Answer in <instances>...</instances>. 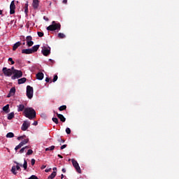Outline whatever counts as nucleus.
<instances>
[{
    "label": "nucleus",
    "instance_id": "27",
    "mask_svg": "<svg viewBox=\"0 0 179 179\" xmlns=\"http://www.w3.org/2000/svg\"><path fill=\"white\" fill-rule=\"evenodd\" d=\"M55 148V145H52L51 147L47 148L45 149V152H48V150L52 152V150H53Z\"/></svg>",
    "mask_w": 179,
    "mask_h": 179
},
{
    "label": "nucleus",
    "instance_id": "15",
    "mask_svg": "<svg viewBox=\"0 0 179 179\" xmlns=\"http://www.w3.org/2000/svg\"><path fill=\"white\" fill-rule=\"evenodd\" d=\"M56 115H57V117H58L62 122H66V117H64V115H61L60 113H57V112L56 113Z\"/></svg>",
    "mask_w": 179,
    "mask_h": 179
},
{
    "label": "nucleus",
    "instance_id": "51",
    "mask_svg": "<svg viewBox=\"0 0 179 179\" xmlns=\"http://www.w3.org/2000/svg\"><path fill=\"white\" fill-rule=\"evenodd\" d=\"M58 157H60V159H63V157L61 155H58Z\"/></svg>",
    "mask_w": 179,
    "mask_h": 179
},
{
    "label": "nucleus",
    "instance_id": "29",
    "mask_svg": "<svg viewBox=\"0 0 179 179\" xmlns=\"http://www.w3.org/2000/svg\"><path fill=\"white\" fill-rule=\"evenodd\" d=\"M59 110L60 111H63V110H66V105L61 106L59 108Z\"/></svg>",
    "mask_w": 179,
    "mask_h": 179
},
{
    "label": "nucleus",
    "instance_id": "54",
    "mask_svg": "<svg viewBox=\"0 0 179 179\" xmlns=\"http://www.w3.org/2000/svg\"><path fill=\"white\" fill-rule=\"evenodd\" d=\"M2 14H3V11L0 10V15H1Z\"/></svg>",
    "mask_w": 179,
    "mask_h": 179
},
{
    "label": "nucleus",
    "instance_id": "23",
    "mask_svg": "<svg viewBox=\"0 0 179 179\" xmlns=\"http://www.w3.org/2000/svg\"><path fill=\"white\" fill-rule=\"evenodd\" d=\"M20 167H23L24 171L27 170V161H26V159L24 160V164H20Z\"/></svg>",
    "mask_w": 179,
    "mask_h": 179
},
{
    "label": "nucleus",
    "instance_id": "25",
    "mask_svg": "<svg viewBox=\"0 0 179 179\" xmlns=\"http://www.w3.org/2000/svg\"><path fill=\"white\" fill-rule=\"evenodd\" d=\"M40 45H34L33 46L31 50H32V53L35 52H37V50H38Z\"/></svg>",
    "mask_w": 179,
    "mask_h": 179
},
{
    "label": "nucleus",
    "instance_id": "47",
    "mask_svg": "<svg viewBox=\"0 0 179 179\" xmlns=\"http://www.w3.org/2000/svg\"><path fill=\"white\" fill-rule=\"evenodd\" d=\"M67 2H68L67 0H64V1H63V3H64V4H67Z\"/></svg>",
    "mask_w": 179,
    "mask_h": 179
},
{
    "label": "nucleus",
    "instance_id": "40",
    "mask_svg": "<svg viewBox=\"0 0 179 179\" xmlns=\"http://www.w3.org/2000/svg\"><path fill=\"white\" fill-rule=\"evenodd\" d=\"M35 162H36L35 159H32L31 160V166H34V165L35 164Z\"/></svg>",
    "mask_w": 179,
    "mask_h": 179
},
{
    "label": "nucleus",
    "instance_id": "42",
    "mask_svg": "<svg viewBox=\"0 0 179 179\" xmlns=\"http://www.w3.org/2000/svg\"><path fill=\"white\" fill-rule=\"evenodd\" d=\"M67 147V145H63L62 147H61V150H63L64 148H66Z\"/></svg>",
    "mask_w": 179,
    "mask_h": 179
},
{
    "label": "nucleus",
    "instance_id": "36",
    "mask_svg": "<svg viewBox=\"0 0 179 179\" xmlns=\"http://www.w3.org/2000/svg\"><path fill=\"white\" fill-rule=\"evenodd\" d=\"M26 138V135L21 136H20V137H17V140H18V141H20V140H22V139H24V138Z\"/></svg>",
    "mask_w": 179,
    "mask_h": 179
},
{
    "label": "nucleus",
    "instance_id": "31",
    "mask_svg": "<svg viewBox=\"0 0 179 179\" xmlns=\"http://www.w3.org/2000/svg\"><path fill=\"white\" fill-rule=\"evenodd\" d=\"M58 37L59 38H64L66 37V36L64 35V34H61V32L59 34H58Z\"/></svg>",
    "mask_w": 179,
    "mask_h": 179
},
{
    "label": "nucleus",
    "instance_id": "41",
    "mask_svg": "<svg viewBox=\"0 0 179 179\" xmlns=\"http://www.w3.org/2000/svg\"><path fill=\"white\" fill-rule=\"evenodd\" d=\"M58 141L60 142V143H64V142H65V141L63 140L62 138H59V139L58 140Z\"/></svg>",
    "mask_w": 179,
    "mask_h": 179
},
{
    "label": "nucleus",
    "instance_id": "1",
    "mask_svg": "<svg viewBox=\"0 0 179 179\" xmlns=\"http://www.w3.org/2000/svg\"><path fill=\"white\" fill-rule=\"evenodd\" d=\"M23 115L25 117L33 120V119L36 117V110L32 107H27L24 110Z\"/></svg>",
    "mask_w": 179,
    "mask_h": 179
},
{
    "label": "nucleus",
    "instance_id": "52",
    "mask_svg": "<svg viewBox=\"0 0 179 179\" xmlns=\"http://www.w3.org/2000/svg\"><path fill=\"white\" fill-rule=\"evenodd\" d=\"M64 174H62V176H61V179H64Z\"/></svg>",
    "mask_w": 179,
    "mask_h": 179
},
{
    "label": "nucleus",
    "instance_id": "53",
    "mask_svg": "<svg viewBox=\"0 0 179 179\" xmlns=\"http://www.w3.org/2000/svg\"><path fill=\"white\" fill-rule=\"evenodd\" d=\"M57 167H54V168H53V171H57Z\"/></svg>",
    "mask_w": 179,
    "mask_h": 179
},
{
    "label": "nucleus",
    "instance_id": "35",
    "mask_svg": "<svg viewBox=\"0 0 179 179\" xmlns=\"http://www.w3.org/2000/svg\"><path fill=\"white\" fill-rule=\"evenodd\" d=\"M38 36L39 37H43L44 36V34L42 31H38Z\"/></svg>",
    "mask_w": 179,
    "mask_h": 179
},
{
    "label": "nucleus",
    "instance_id": "57",
    "mask_svg": "<svg viewBox=\"0 0 179 179\" xmlns=\"http://www.w3.org/2000/svg\"><path fill=\"white\" fill-rule=\"evenodd\" d=\"M49 61H50V62H54V61H53L52 59H50Z\"/></svg>",
    "mask_w": 179,
    "mask_h": 179
},
{
    "label": "nucleus",
    "instance_id": "38",
    "mask_svg": "<svg viewBox=\"0 0 179 179\" xmlns=\"http://www.w3.org/2000/svg\"><path fill=\"white\" fill-rule=\"evenodd\" d=\"M71 132L70 128H66V133H67V134H70Z\"/></svg>",
    "mask_w": 179,
    "mask_h": 179
},
{
    "label": "nucleus",
    "instance_id": "24",
    "mask_svg": "<svg viewBox=\"0 0 179 179\" xmlns=\"http://www.w3.org/2000/svg\"><path fill=\"white\" fill-rule=\"evenodd\" d=\"M9 108H10V106L9 104H6V106H4L3 108H2V110L3 111L6 112V113H9Z\"/></svg>",
    "mask_w": 179,
    "mask_h": 179
},
{
    "label": "nucleus",
    "instance_id": "9",
    "mask_svg": "<svg viewBox=\"0 0 179 179\" xmlns=\"http://www.w3.org/2000/svg\"><path fill=\"white\" fill-rule=\"evenodd\" d=\"M27 143H29V138H27L24 141H22V142H20L19 143V145H17L15 148V150H17L18 149L21 148L22 146H24V145H26Z\"/></svg>",
    "mask_w": 179,
    "mask_h": 179
},
{
    "label": "nucleus",
    "instance_id": "55",
    "mask_svg": "<svg viewBox=\"0 0 179 179\" xmlns=\"http://www.w3.org/2000/svg\"><path fill=\"white\" fill-rule=\"evenodd\" d=\"M24 148H25V149H27V148H30V146H25Z\"/></svg>",
    "mask_w": 179,
    "mask_h": 179
},
{
    "label": "nucleus",
    "instance_id": "19",
    "mask_svg": "<svg viewBox=\"0 0 179 179\" xmlns=\"http://www.w3.org/2000/svg\"><path fill=\"white\" fill-rule=\"evenodd\" d=\"M44 77V74L41 72H39L36 74V79H38V80H42V79H43Z\"/></svg>",
    "mask_w": 179,
    "mask_h": 179
},
{
    "label": "nucleus",
    "instance_id": "30",
    "mask_svg": "<svg viewBox=\"0 0 179 179\" xmlns=\"http://www.w3.org/2000/svg\"><path fill=\"white\" fill-rule=\"evenodd\" d=\"M31 155H33V150L29 149L27 152V156H30Z\"/></svg>",
    "mask_w": 179,
    "mask_h": 179
},
{
    "label": "nucleus",
    "instance_id": "17",
    "mask_svg": "<svg viewBox=\"0 0 179 179\" xmlns=\"http://www.w3.org/2000/svg\"><path fill=\"white\" fill-rule=\"evenodd\" d=\"M25 109H26V108L24 104H20L17 106V111L18 112H22V111L25 110Z\"/></svg>",
    "mask_w": 179,
    "mask_h": 179
},
{
    "label": "nucleus",
    "instance_id": "45",
    "mask_svg": "<svg viewBox=\"0 0 179 179\" xmlns=\"http://www.w3.org/2000/svg\"><path fill=\"white\" fill-rule=\"evenodd\" d=\"M45 82H46V83H49V82H50V78H49L48 77H47V78H45Z\"/></svg>",
    "mask_w": 179,
    "mask_h": 179
},
{
    "label": "nucleus",
    "instance_id": "20",
    "mask_svg": "<svg viewBox=\"0 0 179 179\" xmlns=\"http://www.w3.org/2000/svg\"><path fill=\"white\" fill-rule=\"evenodd\" d=\"M24 13L26 15L29 13V1H27L25 5H24Z\"/></svg>",
    "mask_w": 179,
    "mask_h": 179
},
{
    "label": "nucleus",
    "instance_id": "32",
    "mask_svg": "<svg viewBox=\"0 0 179 179\" xmlns=\"http://www.w3.org/2000/svg\"><path fill=\"white\" fill-rule=\"evenodd\" d=\"M52 121L57 124H59V120L57 117H52Z\"/></svg>",
    "mask_w": 179,
    "mask_h": 179
},
{
    "label": "nucleus",
    "instance_id": "21",
    "mask_svg": "<svg viewBox=\"0 0 179 179\" xmlns=\"http://www.w3.org/2000/svg\"><path fill=\"white\" fill-rule=\"evenodd\" d=\"M27 80V79L26 78H22L20 79H18V85L24 84Z\"/></svg>",
    "mask_w": 179,
    "mask_h": 179
},
{
    "label": "nucleus",
    "instance_id": "4",
    "mask_svg": "<svg viewBox=\"0 0 179 179\" xmlns=\"http://www.w3.org/2000/svg\"><path fill=\"white\" fill-rule=\"evenodd\" d=\"M15 164H16V166H13L12 169H11V173L13 175H17V172L16 171H22L21 168H20V164L18 163L17 162H15Z\"/></svg>",
    "mask_w": 179,
    "mask_h": 179
},
{
    "label": "nucleus",
    "instance_id": "6",
    "mask_svg": "<svg viewBox=\"0 0 179 179\" xmlns=\"http://www.w3.org/2000/svg\"><path fill=\"white\" fill-rule=\"evenodd\" d=\"M71 163H72V165L74 167V169L76 170V171L78 173H81V169H80L78 162L76 160H75L74 159H71Z\"/></svg>",
    "mask_w": 179,
    "mask_h": 179
},
{
    "label": "nucleus",
    "instance_id": "33",
    "mask_svg": "<svg viewBox=\"0 0 179 179\" xmlns=\"http://www.w3.org/2000/svg\"><path fill=\"white\" fill-rule=\"evenodd\" d=\"M28 179H39L36 176L32 175Z\"/></svg>",
    "mask_w": 179,
    "mask_h": 179
},
{
    "label": "nucleus",
    "instance_id": "22",
    "mask_svg": "<svg viewBox=\"0 0 179 179\" xmlns=\"http://www.w3.org/2000/svg\"><path fill=\"white\" fill-rule=\"evenodd\" d=\"M15 117V113L14 112H11L10 113H8L7 119L8 120H11L12 119H13Z\"/></svg>",
    "mask_w": 179,
    "mask_h": 179
},
{
    "label": "nucleus",
    "instance_id": "7",
    "mask_svg": "<svg viewBox=\"0 0 179 179\" xmlns=\"http://www.w3.org/2000/svg\"><path fill=\"white\" fill-rule=\"evenodd\" d=\"M2 72L5 76H12L13 71H12L10 69L3 67L2 69Z\"/></svg>",
    "mask_w": 179,
    "mask_h": 179
},
{
    "label": "nucleus",
    "instance_id": "56",
    "mask_svg": "<svg viewBox=\"0 0 179 179\" xmlns=\"http://www.w3.org/2000/svg\"><path fill=\"white\" fill-rule=\"evenodd\" d=\"M22 45H26L25 41H24Z\"/></svg>",
    "mask_w": 179,
    "mask_h": 179
},
{
    "label": "nucleus",
    "instance_id": "10",
    "mask_svg": "<svg viewBox=\"0 0 179 179\" xmlns=\"http://www.w3.org/2000/svg\"><path fill=\"white\" fill-rule=\"evenodd\" d=\"M15 94H16V88L15 87H11L6 97L10 98L11 96H15Z\"/></svg>",
    "mask_w": 179,
    "mask_h": 179
},
{
    "label": "nucleus",
    "instance_id": "37",
    "mask_svg": "<svg viewBox=\"0 0 179 179\" xmlns=\"http://www.w3.org/2000/svg\"><path fill=\"white\" fill-rule=\"evenodd\" d=\"M57 79H58V76H57V75H55V76H54V78H53L52 82H53V83L57 82Z\"/></svg>",
    "mask_w": 179,
    "mask_h": 179
},
{
    "label": "nucleus",
    "instance_id": "13",
    "mask_svg": "<svg viewBox=\"0 0 179 179\" xmlns=\"http://www.w3.org/2000/svg\"><path fill=\"white\" fill-rule=\"evenodd\" d=\"M29 127H30V122H27L24 121V123L22 125L21 129L22 131H26Z\"/></svg>",
    "mask_w": 179,
    "mask_h": 179
},
{
    "label": "nucleus",
    "instance_id": "48",
    "mask_svg": "<svg viewBox=\"0 0 179 179\" xmlns=\"http://www.w3.org/2000/svg\"><path fill=\"white\" fill-rule=\"evenodd\" d=\"M38 124V122L36 121H35L34 123H33V125L34 126H36Z\"/></svg>",
    "mask_w": 179,
    "mask_h": 179
},
{
    "label": "nucleus",
    "instance_id": "49",
    "mask_svg": "<svg viewBox=\"0 0 179 179\" xmlns=\"http://www.w3.org/2000/svg\"><path fill=\"white\" fill-rule=\"evenodd\" d=\"M10 70H11L12 71H14L15 70H17V69H15V67L13 66V67H11Z\"/></svg>",
    "mask_w": 179,
    "mask_h": 179
},
{
    "label": "nucleus",
    "instance_id": "46",
    "mask_svg": "<svg viewBox=\"0 0 179 179\" xmlns=\"http://www.w3.org/2000/svg\"><path fill=\"white\" fill-rule=\"evenodd\" d=\"M51 170H52L51 168H50V169H45V172H46V173H48V172H50Z\"/></svg>",
    "mask_w": 179,
    "mask_h": 179
},
{
    "label": "nucleus",
    "instance_id": "39",
    "mask_svg": "<svg viewBox=\"0 0 179 179\" xmlns=\"http://www.w3.org/2000/svg\"><path fill=\"white\" fill-rule=\"evenodd\" d=\"M25 150H26V148L24 147V148H22V149H20V152H19V153H24V152L25 151Z\"/></svg>",
    "mask_w": 179,
    "mask_h": 179
},
{
    "label": "nucleus",
    "instance_id": "50",
    "mask_svg": "<svg viewBox=\"0 0 179 179\" xmlns=\"http://www.w3.org/2000/svg\"><path fill=\"white\" fill-rule=\"evenodd\" d=\"M62 172H63L64 173H65L66 172V169H65L64 168L62 169Z\"/></svg>",
    "mask_w": 179,
    "mask_h": 179
},
{
    "label": "nucleus",
    "instance_id": "26",
    "mask_svg": "<svg viewBox=\"0 0 179 179\" xmlns=\"http://www.w3.org/2000/svg\"><path fill=\"white\" fill-rule=\"evenodd\" d=\"M57 176V172L56 171H53L51 175H50L48 178V179H54L55 178V176Z\"/></svg>",
    "mask_w": 179,
    "mask_h": 179
},
{
    "label": "nucleus",
    "instance_id": "16",
    "mask_svg": "<svg viewBox=\"0 0 179 179\" xmlns=\"http://www.w3.org/2000/svg\"><path fill=\"white\" fill-rule=\"evenodd\" d=\"M22 53L26 54V55H30V54H33V52L31 48L30 49H23L22 50Z\"/></svg>",
    "mask_w": 179,
    "mask_h": 179
},
{
    "label": "nucleus",
    "instance_id": "2",
    "mask_svg": "<svg viewBox=\"0 0 179 179\" xmlns=\"http://www.w3.org/2000/svg\"><path fill=\"white\" fill-rule=\"evenodd\" d=\"M61 29V24L59 22L57 23L55 21H52V24L47 27L48 31H54L56 30Z\"/></svg>",
    "mask_w": 179,
    "mask_h": 179
},
{
    "label": "nucleus",
    "instance_id": "8",
    "mask_svg": "<svg viewBox=\"0 0 179 179\" xmlns=\"http://www.w3.org/2000/svg\"><path fill=\"white\" fill-rule=\"evenodd\" d=\"M16 6L15 1H12L10 4V15H14L15 13Z\"/></svg>",
    "mask_w": 179,
    "mask_h": 179
},
{
    "label": "nucleus",
    "instance_id": "5",
    "mask_svg": "<svg viewBox=\"0 0 179 179\" xmlns=\"http://www.w3.org/2000/svg\"><path fill=\"white\" fill-rule=\"evenodd\" d=\"M33 92H34L33 87L30 85H27V96L28 97V99H31L33 98Z\"/></svg>",
    "mask_w": 179,
    "mask_h": 179
},
{
    "label": "nucleus",
    "instance_id": "28",
    "mask_svg": "<svg viewBox=\"0 0 179 179\" xmlns=\"http://www.w3.org/2000/svg\"><path fill=\"white\" fill-rule=\"evenodd\" d=\"M15 136V134L12 132L8 133L6 134V138H13Z\"/></svg>",
    "mask_w": 179,
    "mask_h": 179
},
{
    "label": "nucleus",
    "instance_id": "12",
    "mask_svg": "<svg viewBox=\"0 0 179 179\" xmlns=\"http://www.w3.org/2000/svg\"><path fill=\"white\" fill-rule=\"evenodd\" d=\"M31 40H33V38H32L31 36H27L26 41H27V45L28 47H31V46H33L34 42H33V41H31Z\"/></svg>",
    "mask_w": 179,
    "mask_h": 179
},
{
    "label": "nucleus",
    "instance_id": "11",
    "mask_svg": "<svg viewBox=\"0 0 179 179\" xmlns=\"http://www.w3.org/2000/svg\"><path fill=\"white\" fill-rule=\"evenodd\" d=\"M50 48H47L46 47H44L41 51L42 54L47 57L50 54Z\"/></svg>",
    "mask_w": 179,
    "mask_h": 179
},
{
    "label": "nucleus",
    "instance_id": "3",
    "mask_svg": "<svg viewBox=\"0 0 179 179\" xmlns=\"http://www.w3.org/2000/svg\"><path fill=\"white\" fill-rule=\"evenodd\" d=\"M13 76H11V79L15 80V79H20V78H22L23 72L20 70H14L13 71Z\"/></svg>",
    "mask_w": 179,
    "mask_h": 179
},
{
    "label": "nucleus",
    "instance_id": "18",
    "mask_svg": "<svg viewBox=\"0 0 179 179\" xmlns=\"http://www.w3.org/2000/svg\"><path fill=\"white\" fill-rule=\"evenodd\" d=\"M22 45V43L21 42H17L15 44L13 45V50L15 51L17 50V49Z\"/></svg>",
    "mask_w": 179,
    "mask_h": 179
},
{
    "label": "nucleus",
    "instance_id": "34",
    "mask_svg": "<svg viewBox=\"0 0 179 179\" xmlns=\"http://www.w3.org/2000/svg\"><path fill=\"white\" fill-rule=\"evenodd\" d=\"M8 61L10 62L11 65H13L15 63L11 57L8 58Z\"/></svg>",
    "mask_w": 179,
    "mask_h": 179
},
{
    "label": "nucleus",
    "instance_id": "43",
    "mask_svg": "<svg viewBox=\"0 0 179 179\" xmlns=\"http://www.w3.org/2000/svg\"><path fill=\"white\" fill-rule=\"evenodd\" d=\"M43 20H45V21H47V22L49 20L48 18V17H46V16H44V17H43Z\"/></svg>",
    "mask_w": 179,
    "mask_h": 179
},
{
    "label": "nucleus",
    "instance_id": "44",
    "mask_svg": "<svg viewBox=\"0 0 179 179\" xmlns=\"http://www.w3.org/2000/svg\"><path fill=\"white\" fill-rule=\"evenodd\" d=\"M46 168V166L45 165H43L41 167V170H43Z\"/></svg>",
    "mask_w": 179,
    "mask_h": 179
},
{
    "label": "nucleus",
    "instance_id": "14",
    "mask_svg": "<svg viewBox=\"0 0 179 179\" xmlns=\"http://www.w3.org/2000/svg\"><path fill=\"white\" fill-rule=\"evenodd\" d=\"M39 6L38 0H33L32 7L34 10H37Z\"/></svg>",
    "mask_w": 179,
    "mask_h": 179
}]
</instances>
